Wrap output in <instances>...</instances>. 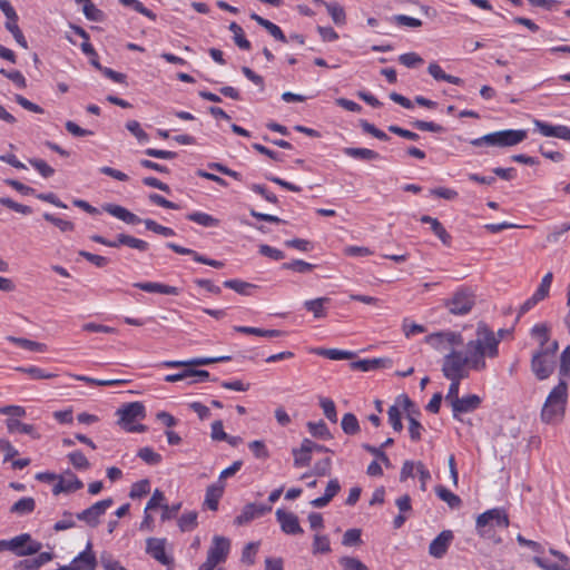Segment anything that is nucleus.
<instances>
[{"label":"nucleus","mask_w":570,"mask_h":570,"mask_svg":"<svg viewBox=\"0 0 570 570\" xmlns=\"http://www.w3.org/2000/svg\"><path fill=\"white\" fill-rule=\"evenodd\" d=\"M230 550V541L220 535H215L208 549L206 561L198 570H215L216 566L226 561Z\"/></svg>","instance_id":"0eeeda50"},{"label":"nucleus","mask_w":570,"mask_h":570,"mask_svg":"<svg viewBox=\"0 0 570 570\" xmlns=\"http://www.w3.org/2000/svg\"><path fill=\"white\" fill-rule=\"evenodd\" d=\"M533 125L535 129L544 137H556L562 140L570 141V127L568 126H553L549 122L539 119H534Z\"/></svg>","instance_id":"4468645a"},{"label":"nucleus","mask_w":570,"mask_h":570,"mask_svg":"<svg viewBox=\"0 0 570 570\" xmlns=\"http://www.w3.org/2000/svg\"><path fill=\"white\" fill-rule=\"evenodd\" d=\"M509 527V518L503 509H490L476 518L475 529L480 537L491 538L494 528L505 529Z\"/></svg>","instance_id":"423d86ee"},{"label":"nucleus","mask_w":570,"mask_h":570,"mask_svg":"<svg viewBox=\"0 0 570 570\" xmlns=\"http://www.w3.org/2000/svg\"><path fill=\"white\" fill-rule=\"evenodd\" d=\"M361 127L364 132L372 135L373 137L386 141L390 137L381 129L376 128L373 124H370L366 120H361Z\"/></svg>","instance_id":"0e129e2a"},{"label":"nucleus","mask_w":570,"mask_h":570,"mask_svg":"<svg viewBox=\"0 0 570 570\" xmlns=\"http://www.w3.org/2000/svg\"><path fill=\"white\" fill-rule=\"evenodd\" d=\"M137 455L144 461L146 462L147 464H150V465H157L161 462V455L157 452H155L149 446H146V448H141Z\"/></svg>","instance_id":"de8ad7c7"},{"label":"nucleus","mask_w":570,"mask_h":570,"mask_svg":"<svg viewBox=\"0 0 570 570\" xmlns=\"http://www.w3.org/2000/svg\"><path fill=\"white\" fill-rule=\"evenodd\" d=\"M312 353L323 356V357H326L328 360H333V361L352 360L355 356V354L353 352L338 350V348L317 347V348H313Z\"/></svg>","instance_id":"cd10ccee"},{"label":"nucleus","mask_w":570,"mask_h":570,"mask_svg":"<svg viewBox=\"0 0 570 570\" xmlns=\"http://www.w3.org/2000/svg\"><path fill=\"white\" fill-rule=\"evenodd\" d=\"M43 218L57 226L61 232H72L75 229V224L69 220H65L62 218L56 217L52 214L45 213Z\"/></svg>","instance_id":"6e6d98bb"},{"label":"nucleus","mask_w":570,"mask_h":570,"mask_svg":"<svg viewBox=\"0 0 570 570\" xmlns=\"http://www.w3.org/2000/svg\"><path fill=\"white\" fill-rule=\"evenodd\" d=\"M531 336L539 342V348H544L552 342L550 341L549 327L543 323L535 324L531 328Z\"/></svg>","instance_id":"72a5a7b5"},{"label":"nucleus","mask_w":570,"mask_h":570,"mask_svg":"<svg viewBox=\"0 0 570 570\" xmlns=\"http://www.w3.org/2000/svg\"><path fill=\"white\" fill-rule=\"evenodd\" d=\"M6 424L10 433L28 434L35 440L40 438V434L38 433L36 426L32 424L23 423L17 419H8L6 421Z\"/></svg>","instance_id":"a878e982"},{"label":"nucleus","mask_w":570,"mask_h":570,"mask_svg":"<svg viewBox=\"0 0 570 570\" xmlns=\"http://www.w3.org/2000/svg\"><path fill=\"white\" fill-rule=\"evenodd\" d=\"M41 548L42 544L33 540L29 533H22L9 540V551L19 557L36 554Z\"/></svg>","instance_id":"9d476101"},{"label":"nucleus","mask_w":570,"mask_h":570,"mask_svg":"<svg viewBox=\"0 0 570 570\" xmlns=\"http://www.w3.org/2000/svg\"><path fill=\"white\" fill-rule=\"evenodd\" d=\"M102 208L105 212L125 222L126 224L136 225L139 223H144L148 230L154 232L156 234L163 235L165 237H171L176 235L173 228L163 226L150 218L141 219L136 214L129 212L127 208L120 205L106 204Z\"/></svg>","instance_id":"7ed1b4c3"},{"label":"nucleus","mask_w":570,"mask_h":570,"mask_svg":"<svg viewBox=\"0 0 570 570\" xmlns=\"http://www.w3.org/2000/svg\"><path fill=\"white\" fill-rule=\"evenodd\" d=\"M499 343L494 332L487 324L479 323L476 338L466 343L463 354L469 368L476 372L484 371L487 368L485 357L494 358L499 355Z\"/></svg>","instance_id":"f257e3e1"},{"label":"nucleus","mask_w":570,"mask_h":570,"mask_svg":"<svg viewBox=\"0 0 570 570\" xmlns=\"http://www.w3.org/2000/svg\"><path fill=\"white\" fill-rule=\"evenodd\" d=\"M330 303L328 297H318L315 299H308L304 302L306 311L313 313L315 318H323L326 316L325 305Z\"/></svg>","instance_id":"c85d7f7f"},{"label":"nucleus","mask_w":570,"mask_h":570,"mask_svg":"<svg viewBox=\"0 0 570 570\" xmlns=\"http://www.w3.org/2000/svg\"><path fill=\"white\" fill-rule=\"evenodd\" d=\"M324 6L335 24L343 26L346 23V13L341 4L337 2H328L324 3Z\"/></svg>","instance_id":"4c0bfd02"},{"label":"nucleus","mask_w":570,"mask_h":570,"mask_svg":"<svg viewBox=\"0 0 570 570\" xmlns=\"http://www.w3.org/2000/svg\"><path fill=\"white\" fill-rule=\"evenodd\" d=\"M324 415L333 423L337 421V413L335 403L331 399L323 397L320 401Z\"/></svg>","instance_id":"13d9d810"},{"label":"nucleus","mask_w":570,"mask_h":570,"mask_svg":"<svg viewBox=\"0 0 570 570\" xmlns=\"http://www.w3.org/2000/svg\"><path fill=\"white\" fill-rule=\"evenodd\" d=\"M224 286L235 291L236 293H238L240 295H245V296L252 295V291L257 287L256 285H254L252 283H247L242 279L225 281Z\"/></svg>","instance_id":"c9c22d12"},{"label":"nucleus","mask_w":570,"mask_h":570,"mask_svg":"<svg viewBox=\"0 0 570 570\" xmlns=\"http://www.w3.org/2000/svg\"><path fill=\"white\" fill-rule=\"evenodd\" d=\"M68 459L70 463L77 470H88L90 468V463L86 455L81 451H73L68 454Z\"/></svg>","instance_id":"09e8293b"},{"label":"nucleus","mask_w":570,"mask_h":570,"mask_svg":"<svg viewBox=\"0 0 570 570\" xmlns=\"http://www.w3.org/2000/svg\"><path fill=\"white\" fill-rule=\"evenodd\" d=\"M362 542L361 540V530L360 529H348L345 531L342 544L346 547L357 546Z\"/></svg>","instance_id":"680f3d73"},{"label":"nucleus","mask_w":570,"mask_h":570,"mask_svg":"<svg viewBox=\"0 0 570 570\" xmlns=\"http://www.w3.org/2000/svg\"><path fill=\"white\" fill-rule=\"evenodd\" d=\"M558 348V342L552 341L547 347L539 348L532 354L531 370L538 380L543 381L553 373Z\"/></svg>","instance_id":"39448f33"},{"label":"nucleus","mask_w":570,"mask_h":570,"mask_svg":"<svg viewBox=\"0 0 570 570\" xmlns=\"http://www.w3.org/2000/svg\"><path fill=\"white\" fill-rule=\"evenodd\" d=\"M186 218L190 222H194L204 227H217L219 226V219L214 216L203 213V212H194L186 216Z\"/></svg>","instance_id":"473e14b6"},{"label":"nucleus","mask_w":570,"mask_h":570,"mask_svg":"<svg viewBox=\"0 0 570 570\" xmlns=\"http://www.w3.org/2000/svg\"><path fill=\"white\" fill-rule=\"evenodd\" d=\"M114 504L111 498L104 499L77 513V519L83 521L87 525L96 528L99 524V519L106 511Z\"/></svg>","instance_id":"9b49d317"},{"label":"nucleus","mask_w":570,"mask_h":570,"mask_svg":"<svg viewBox=\"0 0 570 570\" xmlns=\"http://www.w3.org/2000/svg\"><path fill=\"white\" fill-rule=\"evenodd\" d=\"M119 2L125 6V7H129L131 9H134L135 11L144 14L145 17L151 19V20H156V14L149 10L148 8H146L142 2L138 1V0H119Z\"/></svg>","instance_id":"3c124183"},{"label":"nucleus","mask_w":570,"mask_h":570,"mask_svg":"<svg viewBox=\"0 0 570 570\" xmlns=\"http://www.w3.org/2000/svg\"><path fill=\"white\" fill-rule=\"evenodd\" d=\"M276 519L281 524V529L286 534H302L304 530L299 525V521L296 514L287 512L282 509L276 510Z\"/></svg>","instance_id":"dca6fc26"},{"label":"nucleus","mask_w":570,"mask_h":570,"mask_svg":"<svg viewBox=\"0 0 570 570\" xmlns=\"http://www.w3.org/2000/svg\"><path fill=\"white\" fill-rule=\"evenodd\" d=\"M53 559L52 552H38V556L32 559L21 560L17 568L19 570H38L40 567Z\"/></svg>","instance_id":"393cba45"},{"label":"nucleus","mask_w":570,"mask_h":570,"mask_svg":"<svg viewBox=\"0 0 570 570\" xmlns=\"http://www.w3.org/2000/svg\"><path fill=\"white\" fill-rule=\"evenodd\" d=\"M126 128L138 139V141L144 142L149 140V135L141 128L137 120L127 121Z\"/></svg>","instance_id":"4d7b16f0"},{"label":"nucleus","mask_w":570,"mask_h":570,"mask_svg":"<svg viewBox=\"0 0 570 570\" xmlns=\"http://www.w3.org/2000/svg\"><path fill=\"white\" fill-rule=\"evenodd\" d=\"M560 375L570 377V345L560 355Z\"/></svg>","instance_id":"774afa93"},{"label":"nucleus","mask_w":570,"mask_h":570,"mask_svg":"<svg viewBox=\"0 0 570 570\" xmlns=\"http://www.w3.org/2000/svg\"><path fill=\"white\" fill-rule=\"evenodd\" d=\"M271 510L272 507L269 505L248 503L243 508L242 512L235 518L234 522L237 525H244L256 518L265 515Z\"/></svg>","instance_id":"2eb2a0df"},{"label":"nucleus","mask_w":570,"mask_h":570,"mask_svg":"<svg viewBox=\"0 0 570 570\" xmlns=\"http://www.w3.org/2000/svg\"><path fill=\"white\" fill-rule=\"evenodd\" d=\"M481 397L476 394H470L455 400L452 405L453 417L459 420L462 413L475 411L481 405Z\"/></svg>","instance_id":"6ab92c4d"},{"label":"nucleus","mask_w":570,"mask_h":570,"mask_svg":"<svg viewBox=\"0 0 570 570\" xmlns=\"http://www.w3.org/2000/svg\"><path fill=\"white\" fill-rule=\"evenodd\" d=\"M341 425L346 434L353 435L360 431V424L353 413H345L342 417Z\"/></svg>","instance_id":"79ce46f5"},{"label":"nucleus","mask_w":570,"mask_h":570,"mask_svg":"<svg viewBox=\"0 0 570 570\" xmlns=\"http://www.w3.org/2000/svg\"><path fill=\"white\" fill-rule=\"evenodd\" d=\"M16 370L29 375V377L32 380H50V379H55L57 376V374H55V373L47 372V371H45L38 366H33V365L19 366Z\"/></svg>","instance_id":"e433bc0d"},{"label":"nucleus","mask_w":570,"mask_h":570,"mask_svg":"<svg viewBox=\"0 0 570 570\" xmlns=\"http://www.w3.org/2000/svg\"><path fill=\"white\" fill-rule=\"evenodd\" d=\"M340 564L345 570H368V568L358 559L353 557H342Z\"/></svg>","instance_id":"052dcab7"},{"label":"nucleus","mask_w":570,"mask_h":570,"mask_svg":"<svg viewBox=\"0 0 570 570\" xmlns=\"http://www.w3.org/2000/svg\"><path fill=\"white\" fill-rule=\"evenodd\" d=\"M85 17L90 21L101 22L105 18L102 10L98 9L92 2H87L82 8Z\"/></svg>","instance_id":"864d4df0"},{"label":"nucleus","mask_w":570,"mask_h":570,"mask_svg":"<svg viewBox=\"0 0 570 570\" xmlns=\"http://www.w3.org/2000/svg\"><path fill=\"white\" fill-rule=\"evenodd\" d=\"M343 153L358 160H375L380 157L375 150L368 148L346 147L343 149Z\"/></svg>","instance_id":"c756f323"},{"label":"nucleus","mask_w":570,"mask_h":570,"mask_svg":"<svg viewBox=\"0 0 570 570\" xmlns=\"http://www.w3.org/2000/svg\"><path fill=\"white\" fill-rule=\"evenodd\" d=\"M232 357L226 356H218V357H194L187 361H165L163 363L166 367H193V366H204V365H210L218 362H228Z\"/></svg>","instance_id":"f3484780"},{"label":"nucleus","mask_w":570,"mask_h":570,"mask_svg":"<svg viewBox=\"0 0 570 570\" xmlns=\"http://www.w3.org/2000/svg\"><path fill=\"white\" fill-rule=\"evenodd\" d=\"M568 400V386L564 381H560L549 393L542 411L541 419L546 423H554L560 421L566 411Z\"/></svg>","instance_id":"f03ea898"},{"label":"nucleus","mask_w":570,"mask_h":570,"mask_svg":"<svg viewBox=\"0 0 570 570\" xmlns=\"http://www.w3.org/2000/svg\"><path fill=\"white\" fill-rule=\"evenodd\" d=\"M469 370L463 352L452 350L444 356L442 373L446 379H465L469 376Z\"/></svg>","instance_id":"1a4fd4ad"},{"label":"nucleus","mask_w":570,"mask_h":570,"mask_svg":"<svg viewBox=\"0 0 570 570\" xmlns=\"http://www.w3.org/2000/svg\"><path fill=\"white\" fill-rule=\"evenodd\" d=\"M435 493L439 497V499L446 502L451 509H458L462 504V500L460 499V497L451 492L443 485H436Z\"/></svg>","instance_id":"2f4dec72"},{"label":"nucleus","mask_w":570,"mask_h":570,"mask_svg":"<svg viewBox=\"0 0 570 570\" xmlns=\"http://www.w3.org/2000/svg\"><path fill=\"white\" fill-rule=\"evenodd\" d=\"M312 440L304 439L298 449H293L294 465L296 468L307 466L311 463Z\"/></svg>","instance_id":"b1692460"},{"label":"nucleus","mask_w":570,"mask_h":570,"mask_svg":"<svg viewBox=\"0 0 570 570\" xmlns=\"http://www.w3.org/2000/svg\"><path fill=\"white\" fill-rule=\"evenodd\" d=\"M75 525H76V522L73 520L72 513L65 511L62 519L55 523L53 530L57 532L65 531V530L73 528Z\"/></svg>","instance_id":"69168bd1"},{"label":"nucleus","mask_w":570,"mask_h":570,"mask_svg":"<svg viewBox=\"0 0 570 570\" xmlns=\"http://www.w3.org/2000/svg\"><path fill=\"white\" fill-rule=\"evenodd\" d=\"M29 164L43 177L49 178L53 176L55 169L48 165L43 159L30 158Z\"/></svg>","instance_id":"8fccbe9b"},{"label":"nucleus","mask_w":570,"mask_h":570,"mask_svg":"<svg viewBox=\"0 0 570 570\" xmlns=\"http://www.w3.org/2000/svg\"><path fill=\"white\" fill-rule=\"evenodd\" d=\"M400 407L401 406L397 405V403H396L395 405L390 406V409L387 411L389 422L395 432H401L403 430Z\"/></svg>","instance_id":"5fc2aeb1"},{"label":"nucleus","mask_w":570,"mask_h":570,"mask_svg":"<svg viewBox=\"0 0 570 570\" xmlns=\"http://www.w3.org/2000/svg\"><path fill=\"white\" fill-rule=\"evenodd\" d=\"M178 527L183 532L191 531L197 527V513L189 511L180 515Z\"/></svg>","instance_id":"a18cd8bd"},{"label":"nucleus","mask_w":570,"mask_h":570,"mask_svg":"<svg viewBox=\"0 0 570 570\" xmlns=\"http://www.w3.org/2000/svg\"><path fill=\"white\" fill-rule=\"evenodd\" d=\"M474 295L468 289L458 291L446 303L450 313L454 315L468 314L474 305Z\"/></svg>","instance_id":"f8f14e48"},{"label":"nucleus","mask_w":570,"mask_h":570,"mask_svg":"<svg viewBox=\"0 0 570 570\" xmlns=\"http://www.w3.org/2000/svg\"><path fill=\"white\" fill-rule=\"evenodd\" d=\"M118 423L128 432H144L145 425H134L138 419L145 417V406L140 402H131L118 409Z\"/></svg>","instance_id":"6e6552de"},{"label":"nucleus","mask_w":570,"mask_h":570,"mask_svg":"<svg viewBox=\"0 0 570 570\" xmlns=\"http://www.w3.org/2000/svg\"><path fill=\"white\" fill-rule=\"evenodd\" d=\"M250 19L256 21L263 28H265L268 31V33L271 36H273L276 40L282 41V42H286L287 41L286 36L284 35V32L282 31V29L277 24H275L272 21H269V20L258 16L257 13H252L250 14Z\"/></svg>","instance_id":"bb28decb"},{"label":"nucleus","mask_w":570,"mask_h":570,"mask_svg":"<svg viewBox=\"0 0 570 570\" xmlns=\"http://www.w3.org/2000/svg\"><path fill=\"white\" fill-rule=\"evenodd\" d=\"M312 551L314 554H324L331 552V543L328 537L324 534H315Z\"/></svg>","instance_id":"c03bdc74"},{"label":"nucleus","mask_w":570,"mask_h":570,"mask_svg":"<svg viewBox=\"0 0 570 570\" xmlns=\"http://www.w3.org/2000/svg\"><path fill=\"white\" fill-rule=\"evenodd\" d=\"M314 265L302 259H295L282 265L283 269L293 271L299 274L309 273L314 269Z\"/></svg>","instance_id":"49530a36"},{"label":"nucleus","mask_w":570,"mask_h":570,"mask_svg":"<svg viewBox=\"0 0 570 570\" xmlns=\"http://www.w3.org/2000/svg\"><path fill=\"white\" fill-rule=\"evenodd\" d=\"M399 61L407 68H415L423 63V59L415 52H407L401 55L399 57Z\"/></svg>","instance_id":"e2e57ef3"},{"label":"nucleus","mask_w":570,"mask_h":570,"mask_svg":"<svg viewBox=\"0 0 570 570\" xmlns=\"http://www.w3.org/2000/svg\"><path fill=\"white\" fill-rule=\"evenodd\" d=\"M100 563L105 570H127L107 552L100 556Z\"/></svg>","instance_id":"338daca9"},{"label":"nucleus","mask_w":570,"mask_h":570,"mask_svg":"<svg viewBox=\"0 0 570 570\" xmlns=\"http://www.w3.org/2000/svg\"><path fill=\"white\" fill-rule=\"evenodd\" d=\"M166 246L177 254L191 256L193 259L197 263L205 264V265L212 266L214 268H223L225 266V264L220 261L208 258L204 255H200L199 253H197L194 249L183 247L175 243H167Z\"/></svg>","instance_id":"aec40b11"},{"label":"nucleus","mask_w":570,"mask_h":570,"mask_svg":"<svg viewBox=\"0 0 570 570\" xmlns=\"http://www.w3.org/2000/svg\"><path fill=\"white\" fill-rule=\"evenodd\" d=\"M229 30L233 32V39H234L235 43L240 49H243V50H249L250 49L252 45L246 39L244 30H243V28L238 23L232 22L229 24Z\"/></svg>","instance_id":"58836bf2"},{"label":"nucleus","mask_w":570,"mask_h":570,"mask_svg":"<svg viewBox=\"0 0 570 570\" xmlns=\"http://www.w3.org/2000/svg\"><path fill=\"white\" fill-rule=\"evenodd\" d=\"M224 488L225 485L222 482H217L207 487L204 504L207 505L212 511H216L218 509V503L223 497Z\"/></svg>","instance_id":"5701e85b"},{"label":"nucleus","mask_w":570,"mask_h":570,"mask_svg":"<svg viewBox=\"0 0 570 570\" xmlns=\"http://www.w3.org/2000/svg\"><path fill=\"white\" fill-rule=\"evenodd\" d=\"M392 367V360L387 357L358 360L351 363L354 371L370 372L377 368Z\"/></svg>","instance_id":"412c9836"},{"label":"nucleus","mask_w":570,"mask_h":570,"mask_svg":"<svg viewBox=\"0 0 570 570\" xmlns=\"http://www.w3.org/2000/svg\"><path fill=\"white\" fill-rule=\"evenodd\" d=\"M165 538H149L146 541V552L156 561L164 566H171L174 563L173 557L166 553Z\"/></svg>","instance_id":"ddd939ff"},{"label":"nucleus","mask_w":570,"mask_h":570,"mask_svg":"<svg viewBox=\"0 0 570 570\" xmlns=\"http://www.w3.org/2000/svg\"><path fill=\"white\" fill-rule=\"evenodd\" d=\"M9 340L21 348L31 351V352H45L46 345L39 342H35L23 337H9Z\"/></svg>","instance_id":"a19ab883"},{"label":"nucleus","mask_w":570,"mask_h":570,"mask_svg":"<svg viewBox=\"0 0 570 570\" xmlns=\"http://www.w3.org/2000/svg\"><path fill=\"white\" fill-rule=\"evenodd\" d=\"M149 491H150V483L147 479H144L138 482H135L131 485L129 497L131 499H138V498H141V497L148 494Z\"/></svg>","instance_id":"603ef678"},{"label":"nucleus","mask_w":570,"mask_h":570,"mask_svg":"<svg viewBox=\"0 0 570 570\" xmlns=\"http://www.w3.org/2000/svg\"><path fill=\"white\" fill-rule=\"evenodd\" d=\"M307 429L309 433L315 438L322 440L331 439L330 430L323 420H320L318 422H308Z\"/></svg>","instance_id":"ea45409f"},{"label":"nucleus","mask_w":570,"mask_h":570,"mask_svg":"<svg viewBox=\"0 0 570 570\" xmlns=\"http://www.w3.org/2000/svg\"><path fill=\"white\" fill-rule=\"evenodd\" d=\"M120 242L124 243V246H128L130 248L137 249L139 252H147L149 248V244L142 239L136 238L130 235H126V237H122Z\"/></svg>","instance_id":"bf43d9fd"},{"label":"nucleus","mask_w":570,"mask_h":570,"mask_svg":"<svg viewBox=\"0 0 570 570\" xmlns=\"http://www.w3.org/2000/svg\"><path fill=\"white\" fill-rule=\"evenodd\" d=\"M528 137L525 129H505L487 134L471 140V145L481 147L483 145L494 147H511L522 142Z\"/></svg>","instance_id":"20e7f679"},{"label":"nucleus","mask_w":570,"mask_h":570,"mask_svg":"<svg viewBox=\"0 0 570 570\" xmlns=\"http://www.w3.org/2000/svg\"><path fill=\"white\" fill-rule=\"evenodd\" d=\"M36 509V501L31 497H24L19 499L11 508L10 512L18 515L30 514Z\"/></svg>","instance_id":"7c9ffc66"},{"label":"nucleus","mask_w":570,"mask_h":570,"mask_svg":"<svg viewBox=\"0 0 570 570\" xmlns=\"http://www.w3.org/2000/svg\"><path fill=\"white\" fill-rule=\"evenodd\" d=\"M396 403L406 412V419L410 422V417L417 419L421 412L420 409L412 402L406 394H401L396 397Z\"/></svg>","instance_id":"f704fd0d"},{"label":"nucleus","mask_w":570,"mask_h":570,"mask_svg":"<svg viewBox=\"0 0 570 570\" xmlns=\"http://www.w3.org/2000/svg\"><path fill=\"white\" fill-rule=\"evenodd\" d=\"M135 287L145 291L147 293H158L164 295H178L179 288L170 285H166L163 283H156V282H141V283H135Z\"/></svg>","instance_id":"4be33fe9"},{"label":"nucleus","mask_w":570,"mask_h":570,"mask_svg":"<svg viewBox=\"0 0 570 570\" xmlns=\"http://www.w3.org/2000/svg\"><path fill=\"white\" fill-rule=\"evenodd\" d=\"M452 540H453V533L451 530L442 531L430 543V546H429L430 556H432L436 559L442 558L446 553Z\"/></svg>","instance_id":"a211bd4d"},{"label":"nucleus","mask_w":570,"mask_h":570,"mask_svg":"<svg viewBox=\"0 0 570 570\" xmlns=\"http://www.w3.org/2000/svg\"><path fill=\"white\" fill-rule=\"evenodd\" d=\"M62 481L66 493L76 492L83 488V483L73 473L68 472L65 476H59Z\"/></svg>","instance_id":"37998d69"}]
</instances>
